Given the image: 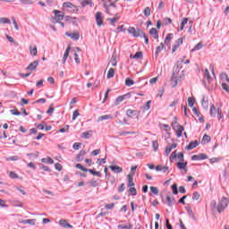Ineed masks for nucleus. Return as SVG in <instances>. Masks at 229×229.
Here are the masks:
<instances>
[{
	"instance_id": "69168bd1",
	"label": "nucleus",
	"mask_w": 229,
	"mask_h": 229,
	"mask_svg": "<svg viewBox=\"0 0 229 229\" xmlns=\"http://www.w3.org/2000/svg\"><path fill=\"white\" fill-rule=\"evenodd\" d=\"M55 168L56 169V171H62V169H64V167L62 166V165L60 163H55Z\"/></svg>"
},
{
	"instance_id": "49530a36",
	"label": "nucleus",
	"mask_w": 229,
	"mask_h": 229,
	"mask_svg": "<svg viewBox=\"0 0 229 229\" xmlns=\"http://www.w3.org/2000/svg\"><path fill=\"white\" fill-rule=\"evenodd\" d=\"M182 44H183V38H179L175 43L174 44V46L180 47V46H182Z\"/></svg>"
},
{
	"instance_id": "4c0bfd02",
	"label": "nucleus",
	"mask_w": 229,
	"mask_h": 229,
	"mask_svg": "<svg viewBox=\"0 0 229 229\" xmlns=\"http://www.w3.org/2000/svg\"><path fill=\"white\" fill-rule=\"evenodd\" d=\"M220 80H222V81H227L229 83L228 74H226L225 72L221 73Z\"/></svg>"
},
{
	"instance_id": "c85d7f7f",
	"label": "nucleus",
	"mask_w": 229,
	"mask_h": 229,
	"mask_svg": "<svg viewBox=\"0 0 229 229\" xmlns=\"http://www.w3.org/2000/svg\"><path fill=\"white\" fill-rule=\"evenodd\" d=\"M186 212L188 216L191 217V219H196V217L194 216V211H192V208H191V207H186Z\"/></svg>"
},
{
	"instance_id": "774afa93",
	"label": "nucleus",
	"mask_w": 229,
	"mask_h": 229,
	"mask_svg": "<svg viewBox=\"0 0 229 229\" xmlns=\"http://www.w3.org/2000/svg\"><path fill=\"white\" fill-rule=\"evenodd\" d=\"M165 225L167 229H173V225L169 224V218L165 219Z\"/></svg>"
},
{
	"instance_id": "4be33fe9",
	"label": "nucleus",
	"mask_w": 229,
	"mask_h": 229,
	"mask_svg": "<svg viewBox=\"0 0 229 229\" xmlns=\"http://www.w3.org/2000/svg\"><path fill=\"white\" fill-rule=\"evenodd\" d=\"M171 40H173V34L169 33L166 35V37L165 38V44L166 46H171Z\"/></svg>"
},
{
	"instance_id": "2f4dec72",
	"label": "nucleus",
	"mask_w": 229,
	"mask_h": 229,
	"mask_svg": "<svg viewBox=\"0 0 229 229\" xmlns=\"http://www.w3.org/2000/svg\"><path fill=\"white\" fill-rule=\"evenodd\" d=\"M75 167H76V169H81V171H83L84 173H89V168H86L81 164H76Z\"/></svg>"
},
{
	"instance_id": "ea45409f",
	"label": "nucleus",
	"mask_w": 229,
	"mask_h": 229,
	"mask_svg": "<svg viewBox=\"0 0 229 229\" xmlns=\"http://www.w3.org/2000/svg\"><path fill=\"white\" fill-rule=\"evenodd\" d=\"M143 14L145 15V17H149V15H151V8L146 7L143 10Z\"/></svg>"
},
{
	"instance_id": "e2e57ef3",
	"label": "nucleus",
	"mask_w": 229,
	"mask_h": 229,
	"mask_svg": "<svg viewBox=\"0 0 229 229\" xmlns=\"http://www.w3.org/2000/svg\"><path fill=\"white\" fill-rule=\"evenodd\" d=\"M152 147L154 148V151H157L158 150V141L157 140L153 141Z\"/></svg>"
},
{
	"instance_id": "39448f33",
	"label": "nucleus",
	"mask_w": 229,
	"mask_h": 229,
	"mask_svg": "<svg viewBox=\"0 0 229 229\" xmlns=\"http://www.w3.org/2000/svg\"><path fill=\"white\" fill-rule=\"evenodd\" d=\"M176 158H178L180 160V162H183V160H185L183 152H179L178 155L176 154V150L172 152V154L170 155V162H173V160H174Z\"/></svg>"
},
{
	"instance_id": "412c9836",
	"label": "nucleus",
	"mask_w": 229,
	"mask_h": 229,
	"mask_svg": "<svg viewBox=\"0 0 229 229\" xmlns=\"http://www.w3.org/2000/svg\"><path fill=\"white\" fill-rule=\"evenodd\" d=\"M201 106L204 110H208V99H207V98H202Z\"/></svg>"
},
{
	"instance_id": "37998d69",
	"label": "nucleus",
	"mask_w": 229,
	"mask_h": 229,
	"mask_svg": "<svg viewBox=\"0 0 229 229\" xmlns=\"http://www.w3.org/2000/svg\"><path fill=\"white\" fill-rule=\"evenodd\" d=\"M135 114H137V111L136 110H133V109H128L126 111V115L128 117H131V115H135Z\"/></svg>"
},
{
	"instance_id": "b1692460",
	"label": "nucleus",
	"mask_w": 229,
	"mask_h": 229,
	"mask_svg": "<svg viewBox=\"0 0 229 229\" xmlns=\"http://www.w3.org/2000/svg\"><path fill=\"white\" fill-rule=\"evenodd\" d=\"M92 131H84L81 133V139H90L92 137Z\"/></svg>"
},
{
	"instance_id": "72a5a7b5",
	"label": "nucleus",
	"mask_w": 229,
	"mask_h": 229,
	"mask_svg": "<svg viewBox=\"0 0 229 229\" xmlns=\"http://www.w3.org/2000/svg\"><path fill=\"white\" fill-rule=\"evenodd\" d=\"M125 85L126 87H131V85H135V81L131 78H127L125 79Z\"/></svg>"
},
{
	"instance_id": "ddd939ff",
	"label": "nucleus",
	"mask_w": 229,
	"mask_h": 229,
	"mask_svg": "<svg viewBox=\"0 0 229 229\" xmlns=\"http://www.w3.org/2000/svg\"><path fill=\"white\" fill-rule=\"evenodd\" d=\"M38 60H36L32 63H30L28 67L26 68L27 71H35V69H37V67H38Z\"/></svg>"
},
{
	"instance_id": "a18cd8bd",
	"label": "nucleus",
	"mask_w": 229,
	"mask_h": 229,
	"mask_svg": "<svg viewBox=\"0 0 229 229\" xmlns=\"http://www.w3.org/2000/svg\"><path fill=\"white\" fill-rule=\"evenodd\" d=\"M89 187H98L99 185V183H98V181L92 179L91 181H89Z\"/></svg>"
},
{
	"instance_id": "423d86ee",
	"label": "nucleus",
	"mask_w": 229,
	"mask_h": 229,
	"mask_svg": "<svg viewBox=\"0 0 229 229\" xmlns=\"http://www.w3.org/2000/svg\"><path fill=\"white\" fill-rule=\"evenodd\" d=\"M130 98H131V93H127L123 96H119L118 98H116L114 105L117 106L118 105H121V103H123L124 99H128Z\"/></svg>"
},
{
	"instance_id": "cd10ccee",
	"label": "nucleus",
	"mask_w": 229,
	"mask_h": 229,
	"mask_svg": "<svg viewBox=\"0 0 229 229\" xmlns=\"http://www.w3.org/2000/svg\"><path fill=\"white\" fill-rule=\"evenodd\" d=\"M115 76V69L110 68L108 72H107V80H110Z\"/></svg>"
},
{
	"instance_id": "3c124183",
	"label": "nucleus",
	"mask_w": 229,
	"mask_h": 229,
	"mask_svg": "<svg viewBox=\"0 0 229 229\" xmlns=\"http://www.w3.org/2000/svg\"><path fill=\"white\" fill-rule=\"evenodd\" d=\"M217 117H218V121H221V119L225 117V115H223V111L221 110V108L217 109Z\"/></svg>"
},
{
	"instance_id": "7ed1b4c3",
	"label": "nucleus",
	"mask_w": 229,
	"mask_h": 229,
	"mask_svg": "<svg viewBox=\"0 0 229 229\" xmlns=\"http://www.w3.org/2000/svg\"><path fill=\"white\" fill-rule=\"evenodd\" d=\"M63 10H67V12H70L71 13H78V7L71 2H64Z\"/></svg>"
},
{
	"instance_id": "7c9ffc66",
	"label": "nucleus",
	"mask_w": 229,
	"mask_h": 229,
	"mask_svg": "<svg viewBox=\"0 0 229 229\" xmlns=\"http://www.w3.org/2000/svg\"><path fill=\"white\" fill-rule=\"evenodd\" d=\"M41 162L43 163V164H55V160H53V158H51V157H43L42 159H41Z\"/></svg>"
},
{
	"instance_id": "f03ea898",
	"label": "nucleus",
	"mask_w": 229,
	"mask_h": 229,
	"mask_svg": "<svg viewBox=\"0 0 229 229\" xmlns=\"http://www.w3.org/2000/svg\"><path fill=\"white\" fill-rule=\"evenodd\" d=\"M174 121L172 122L171 126L173 130L175 131L176 136L180 138L183 135V130H185V128L183 127V125H180V123H178V118L176 116H174Z\"/></svg>"
},
{
	"instance_id": "473e14b6",
	"label": "nucleus",
	"mask_w": 229,
	"mask_h": 229,
	"mask_svg": "<svg viewBox=\"0 0 229 229\" xmlns=\"http://www.w3.org/2000/svg\"><path fill=\"white\" fill-rule=\"evenodd\" d=\"M107 119H114V117L110 114H106L98 117V122L107 121Z\"/></svg>"
},
{
	"instance_id": "5fc2aeb1",
	"label": "nucleus",
	"mask_w": 229,
	"mask_h": 229,
	"mask_svg": "<svg viewBox=\"0 0 229 229\" xmlns=\"http://www.w3.org/2000/svg\"><path fill=\"white\" fill-rule=\"evenodd\" d=\"M72 148H73V149H75V151H78V149H80V148H81V143L75 142V143H73Z\"/></svg>"
},
{
	"instance_id": "09e8293b",
	"label": "nucleus",
	"mask_w": 229,
	"mask_h": 229,
	"mask_svg": "<svg viewBox=\"0 0 229 229\" xmlns=\"http://www.w3.org/2000/svg\"><path fill=\"white\" fill-rule=\"evenodd\" d=\"M39 169H42L43 171H46L47 173H51V168L47 165H40Z\"/></svg>"
},
{
	"instance_id": "393cba45",
	"label": "nucleus",
	"mask_w": 229,
	"mask_h": 229,
	"mask_svg": "<svg viewBox=\"0 0 229 229\" xmlns=\"http://www.w3.org/2000/svg\"><path fill=\"white\" fill-rule=\"evenodd\" d=\"M210 140H211L210 136H208V134H205V135L203 136L202 140H201V144H202L203 146H205V144H207V142H210Z\"/></svg>"
},
{
	"instance_id": "0e129e2a",
	"label": "nucleus",
	"mask_w": 229,
	"mask_h": 229,
	"mask_svg": "<svg viewBox=\"0 0 229 229\" xmlns=\"http://www.w3.org/2000/svg\"><path fill=\"white\" fill-rule=\"evenodd\" d=\"M165 92V89L162 88L161 89L158 90V93L157 95V98H162L164 96V93Z\"/></svg>"
},
{
	"instance_id": "4d7b16f0",
	"label": "nucleus",
	"mask_w": 229,
	"mask_h": 229,
	"mask_svg": "<svg viewBox=\"0 0 229 229\" xmlns=\"http://www.w3.org/2000/svg\"><path fill=\"white\" fill-rule=\"evenodd\" d=\"M137 171V165L131 166V174H129V176H135V172Z\"/></svg>"
},
{
	"instance_id": "a211bd4d",
	"label": "nucleus",
	"mask_w": 229,
	"mask_h": 229,
	"mask_svg": "<svg viewBox=\"0 0 229 229\" xmlns=\"http://www.w3.org/2000/svg\"><path fill=\"white\" fill-rule=\"evenodd\" d=\"M69 53H71V46H68L65 52H64V57H63L64 65H65V62H67V58H69Z\"/></svg>"
},
{
	"instance_id": "58836bf2",
	"label": "nucleus",
	"mask_w": 229,
	"mask_h": 229,
	"mask_svg": "<svg viewBox=\"0 0 229 229\" xmlns=\"http://www.w3.org/2000/svg\"><path fill=\"white\" fill-rule=\"evenodd\" d=\"M166 201H167L168 207H173V203H174L175 200H174V198L171 199V197L167 195Z\"/></svg>"
},
{
	"instance_id": "8fccbe9b",
	"label": "nucleus",
	"mask_w": 229,
	"mask_h": 229,
	"mask_svg": "<svg viewBox=\"0 0 229 229\" xmlns=\"http://www.w3.org/2000/svg\"><path fill=\"white\" fill-rule=\"evenodd\" d=\"M200 196L201 195H199V192L195 191V192H193L192 199L195 200V201H198V199H199Z\"/></svg>"
},
{
	"instance_id": "052dcab7",
	"label": "nucleus",
	"mask_w": 229,
	"mask_h": 229,
	"mask_svg": "<svg viewBox=\"0 0 229 229\" xmlns=\"http://www.w3.org/2000/svg\"><path fill=\"white\" fill-rule=\"evenodd\" d=\"M53 112H55V107H53V104H51L47 114H48V115H52Z\"/></svg>"
},
{
	"instance_id": "864d4df0",
	"label": "nucleus",
	"mask_w": 229,
	"mask_h": 229,
	"mask_svg": "<svg viewBox=\"0 0 229 229\" xmlns=\"http://www.w3.org/2000/svg\"><path fill=\"white\" fill-rule=\"evenodd\" d=\"M30 55H32V56H37V53H38V51H37V47H34V48H31V47H30Z\"/></svg>"
},
{
	"instance_id": "9d476101",
	"label": "nucleus",
	"mask_w": 229,
	"mask_h": 229,
	"mask_svg": "<svg viewBox=\"0 0 229 229\" xmlns=\"http://www.w3.org/2000/svg\"><path fill=\"white\" fill-rule=\"evenodd\" d=\"M176 166L178 167V169H180L181 171H184L185 173H187V162H183V161H180L176 164Z\"/></svg>"
},
{
	"instance_id": "f8f14e48",
	"label": "nucleus",
	"mask_w": 229,
	"mask_h": 229,
	"mask_svg": "<svg viewBox=\"0 0 229 229\" xmlns=\"http://www.w3.org/2000/svg\"><path fill=\"white\" fill-rule=\"evenodd\" d=\"M109 169H111V171L113 173H115L116 174H119V173H123V167L117 165H112L109 166Z\"/></svg>"
},
{
	"instance_id": "13d9d810",
	"label": "nucleus",
	"mask_w": 229,
	"mask_h": 229,
	"mask_svg": "<svg viewBox=\"0 0 229 229\" xmlns=\"http://www.w3.org/2000/svg\"><path fill=\"white\" fill-rule=\"evenodd\" d=\"M10 113L12 115H21V111H18L17 109H11Z\"/></svg>"
},
{
	"instance_id": "e433bc0d",
	"label": "nucleus",
	"mask_w": 229,
	"mask_h": 229,
	"mask_svg": "<svg viewBox=\"0 0 229 229\" xmlns=\"http://www.w3.org/2000/svg\"><path fill=\"white\" fill-rule=\"evenodd\" d=\"M117 228L118 229H131V228H133V225L131 224H128V225H118Z\"/></svg>"
},
{
	"instance_id": "680f3d73",
	"label": "nucleus",
	"mask_w": 229,
	"mask_h": 229,
	"mask_svg": "<svg viewBox=\"0 0 229 229\" xmlns=\"http://www.w3.org/2000/svg\"><path fill=\"white\" fill-rule=\"evenodd\" d=\"M21 4H25V5H28V4H33V1L31 0H20Z\"/></svg>"
},
{
	"instance_id": "0eeeda50",
	"label": "nucleus",
	"mask_w": 229,
	"mask_h": 229,
	"mask_svg": "<svg viewBox=\"0 0 229 229\" xmlns=\"http://www.w3.org/2000/svg\"><path fill=\"white\" fill-rule=\"evenodd\" d=\"M96 22L98 26H103V13L101 12H98L95 14Z\"/></svg>"
},
{
	"instance_id": "aec40b11",
	"label": "nucleus",
	"mask_w": 229,
	"mask_h": 229,
	"mask_svg": "<svg viewBox=\"0 0 229 229\" xmlns=\"http://www.w3.org/2000/svg\"><path fill=\"white\" fill-rule=\"evenodd\" d=\"M163 50H164V43H160V45L157 47V50L155 52L156 60L157 58H158V55H160V53H162Z\"/></svg>"
},
{
	"instance_id": "6ab92c4d",
	"label": "nucleus",
	"mask_w": 229,
	"mask_h": 229,
	"mask_svg": "<svg viewBox=\"0 0 229 229\" xmlns=\"http://www.w3.org/2000/svg\"><path fill=\"white\" fill-rule=\"evenodd\" d=\"M85 155H87V152L85 150H81L76 157L77 162H83V157H85Z\"/></svg>"
},
{
	"instance_id": "4468645a",
	"label": "nucleus",
	"mask_w": 229,
	"mask_h": 229,
	"mask_svg": "<svg viewBox=\"0 0 229 229\" xmlns=\"http://www.w3.org/2000/svg\"><path fill=\"white\" fill-rule=\"evenodd\" d=\"M198 146H199V143L198 142V140H194L189 143L188 146H186V149L188 151H191V149H194V148H198Z\"/></svg>"
},
{
	"instance_id": "603ef678",
	"label": "nucleus",
	"mask_w": 229,
	"mask_h": 229,
	"mask_svg": "<svg viewBox=\"0 0 229 229\" xmlns=\"http://www.w3.org/2000/svg\"><path fill=\"white\" fill-rule=\"evenodd\" d=\"M123 28H124V25L118 26L116 28V33H120V31H123V33H125L126 32V29H123Z\"/></svg>"
},
{
	"instance_id": "9b49d317",
	"label": "nucleus",
	"mask_w": 229,
	"mask_h": 229,
	"mask_svg": "<svg viewBox=\"0 0 229 229\" xmlns=\"http://www.w3.org/2000/svg\"><path fill=\"white\" fill-rule=\"evenodd\" d=\"M66 37L72 38V40H80V32L71 33L65 32Z\"/></svg>"
},
{
	"instance_id": "5701e85b",
	"label": "nucleus",
	"mask_w": 229,
	"mask_h": 229,
	"mask_svg": "<svg viewBox=\"0 0 229 229\" xmlns=\"http://www.w3.org/2000/svg\"><path fill=\"white\" fill-rule=\"evenodd\" d=\"M81 6L82 8H85V6H90V8H92V6H94V3H92L91 0H84L81 2Z\"/></svg>"
},
{
	"instance_id": "f3484780",
	"label": "nucleus",
	"mask_w": 229,
	"mask_h": 229,
	"mask_svg": "<svg viewBox=\"0 0 229 229\" xmlns=\"http://www.w3.org/2000/svg\"><path fill=\"white\" fill-rule=\"evenodd\" d=\"M149 35L155 38V40H158V30L156 28H152L149 30Z\"/></svg>"
},
{
	"instance_id": "a878e982",
	"label": "nucleus",
	"mask_w": 229,
	"mask_h": 229,
	"mask_svg": "<svg viewBox=\"0 0 229 229\" xmlns=\"http://www.w3.org/2000/svg\"><path fill=\"white\" fill-rule=\"evenodd\" d=\"M88 173H90V174H93V176H98V178H101V172L96 171V169H88Z\"/></svg>"
},
{
	"instance_id": "338daca9",
	"label": "nucleus",
	"mask_w": 229,
	"mask_h": 229,
	"mask_svg": "<svg viewBox=\"0 0 229 229\" xmlns=\"http://www.w3.org/2000/svg\"><path fill=\"white\" fill-rule=\"evenodd\" d=\"M204 76L205 78H207V80H211L210 72H208V69H205Z\"/></svg>"
},
{
	"instance_id": "c03bdc74",
	"label": "nucleus",
	"mask_w": 229,
	"mask_h": 229,
	"mask_svg": "<svg viewBox=\"0 0 229 229\" xmlns=\"http://www.w3.org/2000/svg\"><path fill=\"white\" fill-rule=\"evenodd\" d=\"M203 47V45L201 43H198L192 49L191 53H194V51H199Z\"/></svg>"
},
{
	"instance_id": "79ce46f5",
	"label": "nucleus",
	"mask_w": 229,
	"mask_h": 229,
	"mask_svg": "<svg viewBox=\"0 0 229 229\" xmlns=\"http://www.w3.org/2000/svg\"><path fill=\"white\" fill-rule=\"evenodd\" d=\"M196 101V99H194V98H188V106H190V108H192V106H194V102Z\"/></svg>"
},
{
	"instance_id": "f257e3e1",
	"label": "nucleus",
	"mask_w": 229,
	"mask_h": 229,
	"mask_svg": "<svg viewBox=\"0 0 229 229\" xmlns=\"http://www.w3.org/2000/svg\"><path fill=\"white\" fill-rule=\"evenodd\" d=\"M127 31L134 38L143 37L145 44H149V38H148V36H146V33L142 30L139 28L135 29V27H129V30H127Z\"/></svg>"
},
{
	"instance_id": "2eb2a0df",
	"label": "nucleus",
	"mask_w": 229,
	"mask_h": 229,
	"mask_svg": "<svg viewBox=\"0 0 229 229\" xmlns=\"http://www.w3.org/2000/svg\"><path fill=\"white\" fill-rule=\"evenodd\" d=\"M143 56H144V53H142V51L136 52L134 55L131 54V58H133L135 60H139V59L142 60Z\"/></svg>"
},
{
	"instance_id": "20e7f679",
	"label": "nucleus",
	"mask_w": 229,
	"mask_h": 229,
	"mask_svg": "<svg viewBox=\"0 0 229 229\" xmlns=\"http://www.w3.org/2000/svg\"><path fill=\"white\" fill-rule=\"evenodd\" d=\"M229 199L226 197H223L222 199L220 200L218 206L216 207V210L219 214L228 207Z\"/></svg>"
},
{
	"instance_id": "de8ad7c7",
	"label": "nucleus",
	"mask_w": 229,
	"mask_h": 229,
	"mask_svg": "<svg viewBox=\"0 0 229 229\" xmlns=\"http://www.w3.org/2000/svg\"><path fill=\"white\" fill-rule=\"evenodd\" d=\"M150 191L152 194H155V196H158V188L155 186H150Z\"/></svg>"
},
{
	"instance_id": "1a4fd4ad",
	"label": "nucleus",
	"mask_w": 229,
	"mask_h": 229,
	"mask_svg": "<svg viewBox=\"0 0 229 229\" xmlns=\"http://www.w3.org/2000/svg\"><path fill=\"white\" fill-rule=\"evenodd\" d=\"M207 158H208V156L203 153H200L199 155H193L191 157V160H207Z\"/></svg>"
},
{
	"instance_id": "f704fd0d",
	"label": "nucleus",
	"mask_w": 229,
	"mask_h": 229,
	"mask_svg": "<svg viewBox=\"0 0 229 229\" xmlns=\"http://www.w3.org/2000/svg\"><path fill=\"white\" fill-rule=\"evenodd\" d=\"M0 24H12V21L8 18L2 17L0 18Z\"/></svg>"
},
{
	"instance_id": "a19ab883",
	"label": "nucleus",
	"mask_w": 229,
	"mask_h": 229,
	"mask_svg": "<svg viewBox=\"0 0 229 229\" xmlns=\"http://www.w3.org/2000/svg\"><path fill=\"white\" fill-rule=\"evenodd\" d=\"M216 106L212 105L209 111L211 117H216Z\"/></svg>"
},
{
	"instance_id": "dca6fc26",
	"label": "nucleus",
	"mask_w": 229,
	"mask_h": 229,
	"mask_svg": "<svg viewBox=\"0 0 229 229\" xmlns=\"http://www.w3.org/2000/svg\"><path fill=\"white\" fill-rule=\"evenodd\" d=\"M59 225L63 228H72V225H71V224H69L66 219H61L59 221Z\"/></svg>"
},
{
	"instance_id": "bb28decb",
	"label": "nucleus",
	"mask_w": 229,
	"mask_h": 229,
	"mask_svg": "<svg viewBox=\"0 0 229 229\" xmlns=\"http://www.w3.org/2000/svg\"><path fill=\"white\" fill-rule=\"evenodd\" d=\"M188 22H189V18H183L181 22L180 30H178V31H183V29L185 28V24H187Z\"/></svg>"
},
{
	"instance_id": "6e6d98bb",
	"label": "nucleus",
	"mask_w": 229,
	"mask_h": 229,
	"mask_svg": "<svg viewBox=\"0 0 229 229\" xmlns=\"http://www.w3.org/2000/svg\"><path fill=\"white\" fill-rule=\"evenodd\" d=\"M129 192H131L132 196H137V189H135V187H131Z\"/></svg>"
},
{
	"instance_id": "c756f323",
	"label": "nucleus",
	"mask_w": 229,
	"mask_h": 229,
	"mask_svg": "<svg viewBox=\"0 0 229 229\" xmlns=\"http://www.w3.org/2000/svg\"><path fill=\"white\" fill-rule=\"evenodd\" d=\"M128 178V187H135V182H133V175H127Z\"/></svg>"
},
{
	"instance_id": "6e6552de",
	"label": "nucleus",
	"mask_w": 229,
	"mask_h": 229,
	"mask_svg": "<svg viewBox=\"0 0 229 229\" xmlns=\"http://www.w3.org/2000/svg\"><path fill=\"white\" fill-rule=\"evenodd\" d=\"M53 13L55 14V17L58 19V21H64V17H65V13L60 10H54Z\"/></svg>"
},
{
	"instance_id": "bf43d9fd",
	"label": "nucleus",
	"mask_w": 229,
	"mask_h": 229,
	"mask_svg": "<svg viewBox=\"0 0 229 229\" xmlns=\"http://www.w3.org/2000/svg\"><path fill=\"white\" fill-rule=\"evenodd\" d=\"M9 176H10V178H12L13 180H15V179L19 178V175H18L15 172H10Z\"/></svg>"
},
{
	"instance_id": "c9c22d12",
	"label": "nucleus",
	"mask_w": 229,
	"mask_h": 229,
	"mask_svg": "<svg viewBox=\"0 0 229 229\" xmlns=\"http://www.w3.org/2000/svg\"><path fill=\"white\" fill-rule=\"evenodd\" d=\"M171 189H172L173 194L176 196L178 194V184L176 183L172 184Z\"/></svg>"
}]
</instances>
